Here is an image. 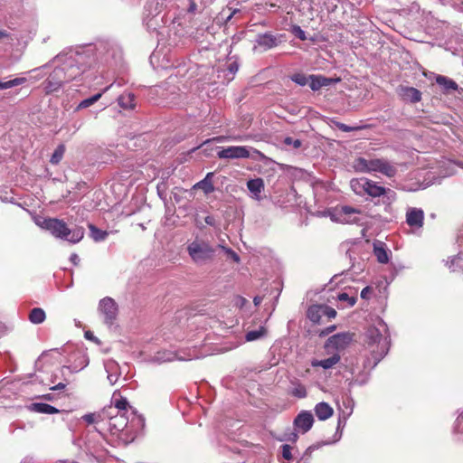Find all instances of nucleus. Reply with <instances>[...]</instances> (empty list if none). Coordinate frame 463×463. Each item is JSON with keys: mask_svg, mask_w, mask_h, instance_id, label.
I'll use <instances>...</instances> for the list:
<instances>
[{"mask_svg": "<svg viewBox=\"0 0 463 463\" xmlns=\"http://www.w3.org/2000/svg\"><path fill=\"white\" fill-rule=\"evenodd\" d=\"M307 316L312 322L318 323L323 317L321 305H314L309 307Z\"/></svg>", "mask_w": 463, "mask_h": 463, "instance_id": "nucleus-27", "label": "nucleus"}, {"mask_svg": "<svg viewBox=\"0 0 463 463\" xmlns=\"http://www.w3.org/2000/svg\"><path fill=\"white\" fill-rule=\"evenodd\" d=\"M340 355L338 354H334L332 356L323 360H313L311 362V365L313 367H322L324 369H330L334 367L336 364L340 362Z\"/></svg>", "mask_w": 463, "mask_h": 463, "instance_id": "nucleus-19", "label": "nucleus"}, {"mask_svg": "<svg viewBox=\"0 0 463 463\" xmlns=\"http://www.w3.org/2000/svg\"><path fill=\"white\" fill-rule=\"evenodd\" d=\"M195 9V4L192 2L189 11H194Z\"/></svg>", "mask_w": 463, "mask_h": 463, "instance_id": "nucleus-63", "label": "nucleus"}, {"mask_svg": "<svg viewBox=\"0 0 463 463\" xmlns=\"http://www.w3.org/2000/svg\"><path fill=\"white\" fill-rule=\"evenodd\" d=\"M250 148L242 146H232L225 148H221L217 152V156L220 159H241L250 157Z\"/></svg>", "mask_w": 463, "mask_h": 463, "instance_id": "nucleus-8", "label": "nucleus"}, {"mask_svg": "<svg viewBox=\"0 0 463 463\" xmlns=\"http://www.w3.org/2000/svg\"><path fill=\"white\" fill-rule=\"evenodd\" d=\"M292 447L290 445H288V444H284L282 445L281 447V449H282V457L288 460V461H290L292 460L293 458V456H292V453H291V450H292Z\"/></svg>", "mask_w": 463, "mask_h": 463, "instance_id": "nucleus-41", "label": "nucleus"}, {"mask_svg": "<svg viewBox=\"0 0 463 463\" xmlns=\"http://www.w3.org/2000/svg\"><path fill=\"white\" fill-rule=\"evenodd\" d=\"M147 8L154 9L155 12L159 13V11H160V5H159V3L157 1L153 0V1L148 3Z\"/></svg>", "mask_w": 463, "mask_h": 463, "instance_id": "nucleus-47", "label": "nucleus"}, {"mask_svg": "<svg viewBox=\"0 0 463 463\" xmlns=\"http://www.w3.org/2000/svg\"><path fill=\"white\" fill-rule=\"evenodd\" d=\"M386 325L382 320H379L377 326H371L366 330L365 337L367 345L370 347L376 345V350H372L375 359L373 366H375L388 352L386 338L383 337V331H386Z\"/></svg>", "mask_w": 463, "mask_h": 463, "instance_id": "nucleus-3", "label": "nucleus"}, {"mask_svg": "<svg viewBox=\"0 0 463 463\" xmlns=\"http://www.w3.org/2000/svg\"><path fill=\"white\" fill-rule=\"evenodd\" d=\"M114 407H109L108 414H112L113 411H116L118 413H127V409L128 407V402L126 398L114 399Z\"/></svg>", "mask_w": 463, "mask_h": 463, "instance_id": "nucleus-23", "label": "nucleus"}, {"mask_svg": "<svg viewBox=\"0 0 463 463\" xmlns=\"http://www.w3.org/2000/svg\"><path fill=\"white\" fill-rule=\"evenodd\" d=\"M64 153H65V146L62 144L59 145L51 156V159H50L51 164H52V165L59 164L61 162V160L62 159Z\"/></svg>", "mask_w": 463, "mask_h": 463, "instance_id": "nucleus-32", "label": "nucleus"}, {"mask_svg": "<svg viewBox=\"0 0 463 463\" xmlns=\"http://www.w3.org/2000/svg\"><path fill=\"white\" fill-rule=\"evenodd\" d=\"M315 413L320 420H326L333 415L334 410L327 402H322L315 406Z\"/></svg>", "mask_w": 463, "mask_h": 463, "instance_id": "nucleus-18", "label": "nucleus"}, {"mask_svg": "<svg viewBox=\"0 0 463 463\" xmlns=\"http://www.w3.org/2000/svg\"><path fill=\"white\" fill-rule=\"evenodd\" d=\"M65 383H60L52 387H51V390L52 391H60V390H63L65 388Z\"/></svg>", "mask_w": 463, "mask_h": 463, "instance_id": "nucleus-54", "label": "nucleus"}, {"mask_svg": "<svg viewBox=\"0 0 463 463\" xmlns=\"http://www.w3.org/2000/svg\"><path fill=\"white\" fill-rule=\"evenodd\" d=\"M365 182H367V178L353 179L350 184L355 194H361L365 190Z\"/></svg>", "mask_w": 463, "mask_h": 463, "instance_id": "nucleus-31", "label": "nucleus"}, {"mask_svg": "<svg viewBox=\"0 0 463 463\" xmlns=\"http://www.w3.org/2000/svg\"><path fill=\"white\" fill-rule=\"evenodd\" d=\"M239 65L236 61L231 62L228 66V70L231 74H235L238 71Z\"/></svg>", "mask_w": 463, "mask_h": 463, "instance_id": "nucleus-49", "label": "nucleus"}, {"mask_svg": "<svg viewBox=\"0 0 463 463\" xmlns=\"http://www.w3.org/2000/svg\"><path fill=\"white\" fill-rule=\"evenodd\" d=\"M70 260L74 265H78L80 262V258L76 253L71 254Z\"/></svg>", "mask_w": 463, "mask_h": 463, "instance_id": "nucleus-53", "label": "nucleus"}, {"mask_svg": "<svg viewBox=\"0 0 463 463\" xmlns=\"http://www.w3.org/2000/svg\"><path fill=\"white\" fill-rule=\"evenodd\" d=\"M175 359V354L170 352H163V353H157L156 355H155L154 360L157 363H166L171 362Z\"/></svg>", "mask_w": 463, "mask_h": 463, "instance_id": "nucleus-35", "label": "nucleus"}, {"mask_svg": "<svg viewBox=\"0 0 463 463\" xmlns=\"http://www.w3.org/2000/svg\"><path fill=\"white\" fill-rule=\"evenodd\" d=\"M449 269L452 271H457L458 269H463V258L461 256L454 257L450 261Z\"/></svg>", "mask_w": 463, "mask_h": 463, "instance_id": "nucleus-39", "label": "nucleus"}, {"mask_svg": "<svg viewBox=\"0 0 463 463\" xmlns=\"http://www.w3.org/2000/svg\"><path fill=\"white\" fill-rule=\"evenodd\" d=\"M335 328H336V326H328V327H326V328L323 329V330L320 332L319 335H320V336L327 335H329L330 333H332Z\"/></svg>", "mask_w": 463, "mask_h": 463, "instance_id": "nucleus-50", "label": "nucleus"}, {"mask_svg": "<svg viewBox=\"0 0 463 463\" xmlns=\"http://www.w3.org/2000/svg\"><path fill=\"white\" fill-rule=\"evenodd\" d=\"M337 127L340 130L344 131V132H351L354 129H356V128H354V127H349L345 124H343V123H339L337 124Z\"/></svg>", "mask_w": 463, "mask_h": 463, "instance_id": "nucleus-48", "label": "nucleus"}, {"mask_svg": "<svg viewBox=\"0 0 463 463\" xmlns=\"http://www.w3.org/2000/svg\"><path fill=\"white\" fill-rule=\"evenodd\" d=\"M21 463H30V461H29V460H27V459H24V460H23Z\"/></svg>", "mask_w": 463, "mask_h": 463, "instance_id": "nucleus-64", "label": "nucleus"}, {"mask_svg": "<svg viewBox=\"0 0 463 463\" xmlns=\"http://www.w3.org/2000/svg\"><path fill=\"white\" fill-rule=\"evenodd\" d=\"M337 220L344 223H358L361 222V211L351 207V206H342L337 210Z\"/></svg>", "mask_w": 463, "mask_h": 463, "instance_id": "nucleus-11", "label": "nucleus"}, {"mask_svg": "<svg viewBox=\"0 0 463 463\" xmlns=\"http://www.w3.org/2000/svg\"><path fill=\"white\" fill-rule=\"evenodd\" d=\"M213 221H214V219H213V217H212V216H207V217L205 218V222H206L207 224H209V225H213Z\"/></svg>", "mask_w": 463, "mask_h": 463, "instance_id": "nucleus-56", "label": "nucleus"}, {"mask_svg": "<svg viewBox=\"0 0 463 463\" xmlns=\"http://www.w3.org/2000/svg\"><path fill=\"white\" fill-rule=\"evenodd\" d=\"M37 224L41 228L49 231L55 238L61 239L64 236L63 231L65 229L66 222L61 219L45 218L41 222H37Z\"/></svg>", "mask_w": 463, "mask_h": 463, "instance_id": "nucleus-7", "label": "nucleus"}, {"mask_svg": "<svg viewBox=\"0 0 463 463\" xmlns=\"http://www.w3.org/2000/svg\"><path fill=\"white\" fill-rule=\"evenodd\" d=\"M82 420L88 424H93L98 423L104 419L100 413H88L82 416Z\"/></svg>", "mask_w": 463, "mask_h": 463, "instance_id": "nucleus-34", "label": "nucleus"}, {"mask_svg": "<svg viewBox=\"0 0 463 463\" xmlns=\"http://www.w3.org/2000/svg\"><path fill=\"white\" fill-rule=\"evenodd\" d=\"M298 438V436L295 431H289V432H286L283 435V438L280 439V440L296 442Z\"/></svg>", "mask_w": 463, "mask_h": 463, "instance_id": "nucleus-43", "label": "nucleus"}, {"mask_svg": "<svg viewBox=\"0 0 463 463\" xmlns=\"http://www.w3.org/2000/svg\"><path fill=\"white\" fill-rule=\"evenodd\" d=\"M354 334L349 332H342L330 336L326 344L325 348L327 351H342L345 350L352 343Z\"/></svg>", "mask_w": 463, "mask_h": 463, "instance_id": "nucleus-5", "label": "nucleus"}, {"mask_svg": "<svg viewBox=\"0 0 463 463\" xmlns=\"http://www.w3.org/2000/svg\"><path fill=\"white\" fill-rule=\"evenodd\" d=\"M387 190L378 185L375 182L367 179V182H365V190L364 193L369 194L372 197H380L381 195H383Z\"/></svg>", "mask_w": 463, "mask_h": 463, "instance_id": "nucleus-20", "label": "nucleus"}, {"mask_svg": "<svg viewBox=\"0 0 463 463\" xmlns=\"http://www.w3.org/2000/svg\"><path fill=\"white\" fill-rule=\"evenodd\" d=\"M251 149H252V151H253L254 153H256L260 157H261V158H262V157H264V155H263L261 152H260L259 150L254 149V148H251Z\"/></svg>", "mask_w": 463, "mask_h": 463, "instance_id": "nucleus-60", "label": "nucleus"}, {"mask_svg": "<svg viewBox=\"0 0 463 463\" xmlns=\"http://www.w3.org/2000/svg\"><path fill=\"white\" fill-rule=\"evenodd\" d=\"M85 337L88 339H91V340H93L95 338L90 332H86Z\"/></svg>", "mask_w": 463, "mask_h": 463, "instance_id": "nucleus-59", "label": "nucleus"}, {"mask_svg": "<svg viewBox=\"0 0 463 463\" xmlns=\"http://www.w3.org/2000/svg\"><path fill=\"white\" fill-rule=\"evenodd\" d=\"M118 102L124 109H134L136 107L135 95L130 92L120 95L118 99Z\"/></svg>", "mask_w": 463, "mask_h": 463, "instance_id": "nucleus-22", "label": "nucleus"}, {"mask_svg": "<svg viewBox=\"0 0 463 463\" xmlns=\"http://www.w3.org/2000/svg\"><path fill=\"white\" fill-rule=\"evenodd\" d=\"M436 82L448 91L456 90L458 89V84L453 80L442 75L437 76Z\"/></svg>", "mask_w": 463, "mask_h": 463, "instance_id": "nucleus-26", "label": "nucleus"}, {"mask_svg": "<svg viewBox=\"0 0 463 463\" xmlns=\"http://www.w3.org/2000/svg\"><path fill=\"white\" fill-rule=\"evenodd\" d=\"M212 173L207 174L206 178L201 182H199L195 186L202 187L205 194H210L213 192L214 187L211 182L207 181V178L212 175Z\"/></svg>", "mask_w": 463, "mask_h": 463, "instance_id": "nucleus-37", "label": "nucleus"}, {"mask_svg": "<svg viewBox=\"0 0 463 463\" xmlns=\"http://www.w3.org/2000/svg\"><path fill=\"white\" fill-rule=\"evenodd\" d=\"M399 95L407 102L416 103L421 99V92L413 87L401 86Z\"/></svg>", "mask_w": 463, "mask_h": 463, "instance_id": "nucleus-15", "label": "nucleus"}, {"mask_svg": "<svg viewBox=\"0 0 463 463\" xmlns=\"http://www.w3.org/2000/svg\"><path fill=\"white\" fill-rule=\"evenodd\" d=\"M373 253L380 263L385 264L389 261L388 251L383 242L377 241L373 244Z\"/></svg>", "mask_w": 463, "mask_h": 463, "instance_id": "nucleus-21", "label": "nucleus"}, {"mask_svg": "<svg viewBox=\"0 0 463 463\" xmlns=\"http://www.w3.org/2000/svg\"><path fill=\"white\" fill-rule=\"evenodd\" d=\"M424 212L420 208H409L406 213V222L410 227L420 229L423 226Z\"/></svg>", "mask_w": 463, "mask_h": 463, "instance_id": "nucleus-13", "label": "nucleus"}, {"mask_svg": "<svg viewBox=\"0 0 463 463\" xmlns=\"http://www.w3.org/2000/svg\"><path fill=\"white\" fill-rule=\"evenodd\" d=\"M47 67H48V65L46 64V65H44V66H43V67H39V68H37V69H34V70H33L32 71H33V72L40 71H42L43 69H45V68H47Z\"/></svg>", "mask_w": 463, "mask_h": 463, "instance_id": "nucleus-61", "label": "nucleus"}, {"mask_svg": "<svg viewBox=\"0 0 463 463\" xmlns=\"http://www.w3.org/2000/svg\"><path fill=\"white\" fill-rule=\"evenodd\" d=\"M285 144L292 145L295 148H298L301 146V141L299 139H293L292 137H286Z\"/></svg>", "mask_w": 463, "mask_h": 463, "instance_id": "nucleus-46", "label": "nucleus"}, {"mask_svg": "<svg viewBox=\"0 0 463 463\" xmlns=\"http://www.w3.org/2000/svg\"><path fill=\"white\" fill-rule=\"evenodd\" d=\"M261 301H262V298L260 297H255L253 299L255 306L260 305L261 303Z\"/></svg>", "mask_w": 463, "mask_h": 463, "instance_id": "nucleus-58", "label": "nucleus"}, {"mask_svg": "<svg viewBox=\"0 0 463 463\" xmlns=\"http://www.w3.org/2000/svg\"><path fill=\"white\" fill-rule=\"evenodd\" d=\"M291 80L298 84L299 86H305L307 83L309 84V78L307 79L304 74L302 73H296L291 76Z\"/></svg>", "mask_w": 463, "mask_h": 463, "instance_id": "nucleus-40", "label": "nucleus"}, {"mask_svg": "<svg viewBox=\"0 0 463 463\" xmlns=\"http://www.w3.org/2000/svg\"><path fill=\"white\" fill-rule=\"evenodd\" d=\"M247 188L252 194V198L260 200V194L264 190V182L261 178L250 179L247 182Z\"/></svg>", "mask_w": 463, "mask_h": 463, "instance_id": "nucleus-17", "label": "nucleus"}, {"mask_svg": "<svg viewBox=\"0 0 463 463\" xmlns=\"http://www.w3.org/2000/svg\"><path fill=\"white\" fill-rule=\"evenodd\" d=\"M32 408L34 411L39 412V413L54 414V413L59 412L58 409H56L55 407H53L50 404H47V403H42V402L33 403V404H32Z\"/></svg>", "mask_w": 463, "mask_h": 463, "instance_id": "nucleus-25", "label": "nucleus"}, {"mask_svg": "<svg viewBox=\"0 0 463 463\" xmlns=\"http://www.w3.org/2000/svg\"><path fill=\"white\" fill-rule=\"evenodd\" d=\"M26 81L25 78H15L6 81H0V90L10 89L21 85Z\"/></svg>", "mask_w": 463, "mask_h": 463, "instance_id": "nucleus-33", "label": "nucleus"}, {"mask_svg": "<svg viewBox=\"0 0 463 463\" xmlns=\"http://www.w3.org/2000/svg\"><path fill=\"white\" fill-rule=\"evenodd\" d=\"M45 312L40 307H34L29 314V320L33 324H41L45 320Z\"/></svg>", "mask_w": 463, "mask_h": 463, "instance_id": "nucleus-28", "label": "nucleus"}, {"mask_svg": "<svg viewBox=\"0 0 463 463\" xmlns=\"http://www.w3.org/2000/svg\"><path fill=\"white\" fill-rule=\"evenodd\" d=\"M314 417L310 411L300 412L294 420L295 427L302 433L307 432L313 426Z\"/></svg>", "mask_w": 463, "mask_h": 463, "instance_id": "nucleus-12", "label": "nucleus"}, {"mask_svg": "<svg viewBox=\"0 0 463 463\" xmlns=\"http://www.w3.org/2000/svg\"><path fill=\"white\" fill-rule=\"evenodd\" d=\"M339 80L336 79L335 81ZM335 80L321 75L309 76V87L312 90H318L320 88L330 85Z\"/></svg>", "mask_w": 463, "mask_h": 463, "instance_id": "nucleus-16", "label": "nucleus"}, {"mask_svg": "<svg viewBox=\"0 0 463 463\" xmlns=\"http://www.w3.org/2000/svg\"><path fill=\"white\" fill-rule=\"evenodd\" d=\"M370 292H371V288L369 287H365L361 291V298H364V299L368 298V295H369Z\"/></svg>", "mask_w": 463, "mask_h": 463, "instance_id": "nucleus-52", "label": "nucleus"}, {"mask_svg": "<svg viewBox=\"0 0 463 463\" xmlns=\"http://www.w3.org/2000/svg\"><path fill=\"white\" fill-rule=\"evenodd\" d=\"M463 421V414L458 416L456 420V429L459 426V424Z\"/></svg>", "mask_w": 463, "mask_h": 463, "instance_id": "nucleus-57", "label": "nucleus"}, {"mask_svg": "<svg viewBox=\"0 0 463 463\" xmlns=\"http://www.w3.org/2000/svg\"><path fill=\"white\" fill-rule=\"evenodd\" d=\"M266 328L264 326H260L259 329L251 330L247 332L245 335V339L248 342L256 341L261 337H263L266 335Z\"/></svg>", "mask_w": 463, "mask_h": 463, "instance_id": "nucleus-30", "label": "nucleus"}, {"mask_svg": "<svg viewBox=\"0 0 463 463\" xmlns=\"http://www.w3.org/2000/svg\"><path fill=\"white\" fill-rule=\"evenodd\" d=\"M111 87H112V84L106 87L102 92L97 93L90 98L81 100L77 107V110L89 108L90 106L93 105L95 102H97L101 98L102 93L106 92Z\"/></svg>", "mask_w": 463, "mask_h": 463, "instance_id": "nucleus-24", "label": "nucleus"}, {"mask_svg": "<svg viewBox=\"0 0 463 463\" xmlns=\"http://www.w3.org/2000/svg\"><path fill=\"white\" fill-rule=\"evenodd\" d=\"M282 34L275 35L272 34L271 33H260L256 37L255 42L257 45L254 48H257V46H259L263 51H267L274 47H277L282 42Z\"/></svg>", "mask_w": 463, "mask_h": 463, "instance_id": "nucleus-10", "label": "nucleus"}, {"mask_svg": "<svg viewBox=\"0 0 463 463\" xmlns=\"http://www.w3.org/2000/svg\"><path fill=\"white\" fill-rule=\"evenodd\" d=\"M222 249L225 250L227 255L230 258H232L235 262H239L240 261V257H239V255L234 250H232V249H229V248H225V247H222Z\"/></svg>", "mask_w": 463, "mask_h": 463, "instance_id": "nucleus-45", "label": "nucleus"}, {"mask_svg": "<svg viewBox=\"0 0 463 463\" xmlns=\"http://www.w3.org/2000/svg\"><path fill=\"white\" fill-rule=\"evenodd\" d=\"M444 165H447L448 170L445 172V175H450L455 173L454 166L458 165L463 168V163L462 162H455L451 160H446L443 162Z\"/></svg>", "mask_w": 463, "mask_h": 463, "instance_id": "nucleus-38", "label": "nucleus"}, {"mask_svg": "<svg viewBox=\"0 0 463 463\" xmlns=\"http://www.w3.org/2000/svg\"><path fill=\"white\" fill-rule=\"evenodd\" d=\"M187 251L193 261L203 265L212 260L214 256V249L206 241L195 240L187 246Z\"/></svg>", "mask_w": 463, "mask_h": 463, "instance_id": "nucleus-4", "label": "nucleus"}, {"mask_svg": "<svg viewBox=\"0 0 463 463\" xmlns=\"http://www.w3.org/2000/svg\"><path fill=\"white\" fill-rule=\"evenodd\" d=\"M238 11L237 10H234L228 17H227V21H230L232 19V16L236 14Z\"/></svg>", "mask_w": 463, "mask_h": 463, "instance_id": "nucleus-62", "label": "nucleus"}, {"mask_svg": "<svg viewBox=\"0 0 463 463\" xmlns=\"http://www.w3.org/2000/svg\"><path fill=\"white\" fill-rule=\"evenodd\" d=\"M118 379V375L117 373H109L108 380L111 385H113Z\"/></svg>", "mask_w": 463, "mask_h": 463, "instance_id": "nucleus-51", "label": "nucleus"}, {"mask_svg": "<svg viewBox=\"0 0 463 463\" xmlns=\"http://www.w3.org/2000/svg\"><path fill=\"white\" fill-rule=\"evenodd\" d=\"M90 56L86 52L71 51L59 54L53 59L58 65L44 81L46 94L58 91L65 82L76 79L85 71L90 64Z\"/></svg>", "mask_w": 463, "mask_h": 463, "instance_id": "nucleus-1", "label": "nucleus"}, {"mask_svg": "<svg viewBox=\"0 0 463 463\" xmlns=\"http://www.w3.org/2000/svg\"><path fill=\"white\" fill-rule=\"evenodd\" d=\"M321 309L323 312V317H326L328 318H335L336 316V311L328 306L321 305Z\"/></svg>", "mask_w": 463, "mask_h": 463, "instance_id": "nucleus-42", "label": "nucleus"}, {"mask_svg": "<svg viewBox=\"0 0 463 463\" xmlns=\"http://www.w3.org/2000/svg\"><path fill=\"white\" fill-rule=\"evenodd\" d=\"M89 229H90V236L93 239V241H104L109 233L108 232L106 231H102L99 228H97L95 225L93 224H89Z\"/></svg>", "mask_w": 463, "mask_h": 463, "instance_id": "nucleus-29", "label": "nucleus"}, {"mask_svg": "<svg viewBox=\"0 0 463 463\" xmlns=\"http://www.w3.org/2000/svg\"><path fill=\"white\" fill-rule=\"evenodd\" d=\"M293 33L298 39L302 41L307 39L306 33L298 25L293 27Z\"/></svg>", "mask_w": 463, "mask_h": 463, "instance_id": "nucleus-44", "label": "nucleus"}, {"mask_svg": "<svg viewBox=\"0 0 463 463\" xmlns=\"http://www.w3.org/2000/svg\"><path fill=\"white\" fill-rule=\"evenodd\" d=\"M64 236L61 238L71 244L79 243L84 237V228L81 226H74L73 228H70L67 223L65 224V229L63 231Z\"/></svg>", "mask_w": 463, "mask_h": 463, "instance_id": "nucleus-14", "label": "nucleus"}, {"mask_svg": "<svg viewBox=\"0 0 463 463\" xmlns=\"http://www.w3.org/2000/svg\"><path fill=\"white\" fill-rule=\"evenodd\" d=\"M337 299L341 302H346V306L347 307H354L356 303V297H350L347 293H340L338 296H337Z\"/></svg>", "mask_w": 463, "mask_h": 463, "instance_id": "nucleus-36", "label": "nucleus"}, {"mask_svg": "<svg viewBox=\"0 0 463 463\" xmlns=\"http://www.w3.org/2000/svg\"><path fill=\"white\" fill-rule=\"evenodd\" d=\"M99 311L103 317L104 323L112 326L118 316V306L111 298H104L99 301Z\"/></svg>", "mask_w": 463, "mask_h": 463, "instance_id": "nucleus-6", "label": "nucleus"}, {"mask_svg": "<svg viewBox=\"0 0 463 463\" xmlns=\"http://www.w3.org/2000/svg\"><path fill=\"white\" fill-rule=\"evenodd\" d=\"M353 167L356 172H378L387 177H393L397 173L396 167L384 158L358 157L354 161Z\"/></svg>", "mask_w": 463, "mask_h": 463, "instance_id": "nucleus-2", "label": "nucleus"}, {"mask_svg": "<svg viewBox=\"0 0 463 463\" xmlns=\"http://www.w3.org/2000/svg\"><path fill=\"white\" fill-rule=\"evenodd\" d=\"M0 39H10V36L5 31H0Z\"/></svg>", "mask_w": 463, "mask_h": 463, "instance_id": "nucleus-55", "label": "nucleus"}, {"mask_svg": "<svg viewBox=\"0 0 463 463\" xmlns=\"http://www.w3.org/2000/svg\"><path fill=\"white\" fill-rule=\"evenodd\" d=\"M109 420V428L113 435H118L120 438L127 432L128 420L125 413L110 414Z\"/></svg>", "mask_w": 463, "mask_h": 463, "instance_id": "nucleus-9", "label": "nucleus"}]
</instances>
